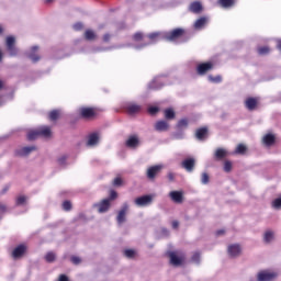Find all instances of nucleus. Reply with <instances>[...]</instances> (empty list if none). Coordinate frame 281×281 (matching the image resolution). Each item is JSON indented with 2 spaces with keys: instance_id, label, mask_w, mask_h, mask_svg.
I'll return each mask as SVG.
<instances>
[{
  "instance_id": "obj_1",
  "label": "nucleus",
  "mask_w": 281,
  "mask_h": 281,
  "mask_svg": "<svg viewBox=\"0 0 281 281\" xmlns=\"http://www.w3.org/2000/svg\"><path fill=\"white\" fill-rule=\"evenodd\" d=\"M167 256L172 267H181V265L186 262V254H183L182 251H179V250L169 251L167 252Z\"/></svg>"
},
{
  "instance_id": "obj_2",
  "label": "nucleus",
  "mask_w": 281,
  "mask_h": 281,
  "mask_svg": "<svg viewBox=\"0 0 281 281\" xmlns=\"http://www.w3.org/2000/svg\"><path fill=\"white\" fill-rule=\"evenodd\" d=\"M183 36H186V30L178 27L165 33L164 38L165 41H170L171 43H175V41H179V38H183Z\"/></svg>"
},
{
  "instance_id": "obj_3",
  "label": "nucleus",
  "mask_w": 281,
  "mask_h": 281,
  "mask_svg": "<svg viewBox=\"0 0 281 281\" xmlns=\"http://www.w3.org/2000/svg\"><path fill=\"white\" fill-rule=\"evenodd\" d=\"M27 254V245L25 244H20L18 245L11 252V257L13 260H19L23 258Z\"/></svg>"
},
{
  "instance_id": "obj_4",
  "label": "nucleus",
  "mask_w": 281,
  "mask_h": 281,
  "mask_svg": "<svg viewBox=\"0 0 281 281\" xmlns=\"http://www.w3.org/2000/svg\"><path fill=\"white\" fill-rule=\"evenodd\" d=\"M161 170H164V165H155L149 167L146 172L147 179H149V181H155L157 176L161 173Z\"/></svg>"
},
{
  "instance_id": "obj_5",
  "label": "nucleus",
  "mask_w": 281,
  "mask_h": 281,
  "mask_svg": "<svg viewBox=\"0 0 281 281\" xmlns=\"http://www.w3.org/2000/svg\"><path fill=\"white\" fill-rule=\"evenodd\" d=\"M153 199H155V195L147 194L138 196L134 200L135 205L138 207H147V205H150L153 203Z\"/></svg>"
},
{
  "instance_id": "obj_6",
  "label": "nucleus",
  "mask_w": 281,
  "mask_h": 281,
  "mask_svg": "<svg viewBox=\"0 0 281 281\" xmlns=\"http://www.w3.org/2000/svg\"><path fill=\"white\" fill-rule=\"evenodd\" d=\"M278 278V273L269 270H262L258 273V281H273Z\"/></svg>"
},
{
  "instance_id": "obj_7",
  "label": "nucleus",
  "mask_w": 281,
  "mask_h": 281,
  "mask_svg": "<svg viewBox=\"0 0 281 281\" xmlns=\"http://www.w3.org/2000/svg\"><path fill=\"white\" fill-rule=\"evenodd\" d=\"M213 69H214V64L212 61L202 63L196 66V74L199 76H205L207 71H212Z\"/></svg>"
},
{
  "instance_id": "obj_8",
  "label": "nucleus",
  "mask_w": 281,
  "mask_h": 281,
  "mask_svg": "<svg viewBox=\"0 0 281 281\" xmlns=\"http://www.w3.org/2000/svg\"><path fill=\"white\" fill-rule=\"evenodd\" d=\"M181 168L187 172H194V168H196V159L194 158H186L181 162Z\"/></svg>"
},
{
  "instance_id": "obj_9",
  "label": "nucleus",
  "mask_w": 281,
  "mask_h": 281,
  "mask_svg": "<svg viewBox=\"0 0 281 281\" xmlns=\"http://www.w3.org/2000/svg\"><path fill=\"white\" fill-rule=\"evenodd\" d=\"M80 115L83 120H93V117L98 116V112L93 108H82L80 110Z\"/></svg>"
},
{
  "instance_id": "obj_10",
  "label": "nucleus",
  "mask_w": 281,
  "mask_h": 281,
  "mask_svg": "<svg viewBox=\"0 0 281 281\" xmlns=\"http://www.w3.org/2000/svg\"><path fill=\"white\" fill-rule=\"evenodd\" d=\"M227 252L231 258H238L243 254V248L238 244H232L228 246Z\"/></svg>"
},
{
  "instance_id": "obj_11",
  "label": "nucleus",
  "mask_w": 281,
  "mask_h": 281,
  "mask_svg": "<svg viewBox=\"0 0 281 281\" xmlns=\"http://www.w3.org/2000/svg\"><path fill=\"white\" fill-rule=\"evenodd\" d=\"M128 213V204H123L122 209L119 211L116 216V222L119 225L126 223V214Z\"/></svg>"
},
{
  "instance_id": "obj_12",
  "label": "nucleus",
  "mask_w": 281,
  "mask_h": 281,
  "mask_svg": "<svg viewBox=\"0 0 281 281\" xmlns=\"http://www.w3.org/2000/svg\"><path fill=\"white\" fill-rule=\"evenodd\" d=\"M94 207L98 209L99 214H104L108 210H111V203L109 200L103 199L101 202L94 204Z\"/></svg>"
},
{
  "instance_id": "obj_13",
  "label": "nucleus",
  "mask_w": 281,
  "mask_h": 281,
  "mask_svg": "<svg viewBox=\"0 0 281 281\" xmlns=\"http://www.w3.org/2000/svg\"><path fill=\"white\" fill-rule=\"evenodd\" d=\"M124 110L128 115H135V113H139V111H142V105L137 103H127L125 104Z\"/></svg>"
},
{
  "instance_id": "obj_14",
  "label": "nucleus",
  "mask_w": 281,
  "mask_h": 281,
  "mask_svg": "<svg viewBox=\"0 0 281 281\" xmlns=\"http://www.w3.org/2000/svg\"><path fill=\"white\" fill-rule=\"evenodd\" d=\"M189 11L192 12V14H201V12H203V4L201 1H193L189 5Z\"/></svg>"
},
{
  "instance_id": "obj_15",
  "label": "nucleus",
  "mask_w": 281,
  "mask_h": 281,
  "mask_svg": "<svg viewBox=\"0 0 281 281\" xmlns=\"http://www.w3.org/2000/svg\"><path fill=\"white\" fill-rule=\"evenodd\" d=\"M125 146H127V148H137V146H139V137L137 135H131L127 138Z\"/></svg>"
},
{
  "instance_id": "obj_16",
  "label": "nucleus",
  "mask_w": 281,
  "mask_h": 281,
  "mask_svg": "<svg viewBox=\"0 0 281 281\" xmlns=\"http://www.w3.org/2000/svg\"><path fill=\"white\" fill-rule=\"evenodd\" d=\"M169 196L173 203H183V192L181 191H171Z\"/></svg>"
},
{
  "instance_id": "obj_17",
  "label": "nucleus",
  "mask_w": 281,
  "mask_h": 281,
  "mask_svg": "<svg viewBox=\"0 0 281 281\" xmlns=\"http://www.w3.org/2000/svg\"><path fill=\"white\" fill-rule=\"evenodd\" d=\"M245 106L248 111H256V106H258V99L254 97L246 99Z\"/></svg>"
},
{
  "instance_id": "obj_18",
  "label": "nucleus",
  "mask_w": 281,
  "mask_h": 281,
  "mask_svg": "<svg viewBox=\"0 0 281 281\" xmlns=\"http://www.w3.org/2000/svg\"><path fill=\"white\" fill-rule=\"evenodd\" d=\"M170 128V124H168L167 121H158L155 124V131H158L159 133H164Z\"/></svg>"
},
{
  "instance_id": "obj_19",
  "label": "nucleus",
  "mask_w": 281,
  "mask_h": 281,
  "mask_svg": "<svg viewBox=\"0 0 281 281\" xmlns=\"http://www.w3.org/2000/svg\"><path fill=\"white\" fill-rule=\"evenodd\" d=\"M161 87H164V82H162L161 79H159V78H155V79L148 85V89H150V91H158V89H161Z\"/></svg>"
},
{
  "instance_id": "obj_20",
  "label": "nucleus",
  "mask_w": 281,
  "mask_h": 281,
  "mask_svg": "<svg viewBox=\"0 0 281 281\" xmlns=\"http://www.w3.org/2000/svg\"><path fill=\"white\" fill-rule=\"evenodd\" d=\"M34 150H36V146L22 147L16 151V155L19 157H26V155H30V153H34Z\"/></svg>"
},
{
  "instance_id": "obj_21",
  "label": "nucleus",
  "mask_w": 281,
  "mask_h": 281,
  "mask_svg": "<svg viewBox=\"0 0 281 281\" xmlns=\"http://www.w3.org/2000/svg\"><path fill=\"white\" fill-rule=\"evenodd\" d=\"M40 137H52V128L49 126H42L37 128Z\"/></svg>"
},
{
  "instance_id": "obj_22",
  "label": "nucleus",
  "mask_w": 281,
  "mask_h": 281,
  "mask_svg": "<svg viewBox=\"0 0 281 281\" xmlns=\"http://www.w3.org/2000/svg\"><path fill=\"white\" fill-rule=\"evenodd\" d=\"M36 52H38V46H33L31 48V52L29 53V58L33 61V63H38L41 60V56H38L36 54Z\"/></svg>"
},
{
  "instance_id": "obj_23",
  "label": "nucleus",
  "mask_w": 281,
  "mask_h": 281,
  "mask_svg": "<svg viewBox=\"0 0 281 281\" xmlns=\"http://www.w3.org/2000/svg\"><path fill=\"white\" fill-rule=\"evenodd\" d=\"M262 143L265 144V146H273V144H276V135L266 134L262 138Z\"/></svg>"
},
{
  "instance_id": "obj_24",
  "label": "nucleus",
  "mask_w": 281,
  "mask_h": 281,
  "mask_svg": "<svg viewBox=\"0 0 281 281\" xmlns=\"http://www.w3.org/2000/svg\"><path fill=\"white\" fill-rule=\"evenodd\" d=\"M228 153L226 151L225 148H217L215 150L214 157L216 159V161H221L223 159H225V157H227Z\"/></svg>"
},
{
  "instance_id": "obj_25",
  "label": "nucleus",
  "mask_w": 281,
  "mask_h": 281,
  "mask_svg": "<svg viewBox=\"0 0 281 281\" xmlns=\"http://www.w3.org/2000/svg\"><path fill=\"white\" fill-rule=\"evenodd\" d=\"M100 142V136L98 133H92L88 137L87 146H95Z\"/></svg>"
},
{
  "instance_id": "obj_26",
  "label": "nucleus",
  "mask_w": 281,
  "mask_h": 281,
  "mask_svg": "<svg viewBox=\"0 0 281 281\" xmlns=\"http://www.w3.org/2000/svg\"><path fill=\"white\" fill-rule=\"evenodd\" d=\"M206 24H207V18L202 16L195 21L194 30H203V27H205Z\"/></svg>"
},
{
  "instance_id": "obj_27",
  "label": "nucleus",
  "mask_w": 281,
  "mask_h": 281,
  "mask_svg": "<svg viewBox=\"0 0 281 281\" xmlns=\"http://www.w3.org/2000/svg\"><path fill=\"white\" fill-rule=\"evenodd\" d=\"M83 36L86 41H95V38H98V35L95 34V32L91 29L86 30Z\"/></svg>"
},
{
  "instance_id": "obj_28",
  "label": "nucleus",
  "mask_w": 281,
  "mask_h": 281,
  "mask_svg": "<svg viewBox=\"0 0 281 281\" xmlns=\"http://www.w3.org/2000/svg\"><path fill=\"white\" fill-rule=\"evenodd\" d=\"M217 3L222 8H234V5L236 4V0H217Z\"/></svg>"
},
{
  "instance_id": "obj_29",
  "label": "nucleus",
  "mask_w": 281,
  "mask_h": 281,
  "mask_svg": "<svg viewBox=\"0 0 281 281\" xmlns=\"http://www.w3.org/2000/svg\"><path fill=\"white\" fill-rule=\"evenodd\" d=\"M207 136V128L206 127H202L195 131V137L196 139H205V137Z\"/></svg>"
},
{
  "instance_id": "obj_30",
  "label": "nucleus",
  "mask_w": 281,
  "mask_h": 281,
  "mask_svg": "<svg viewBox=\"0 0 281 281\" xmlns=\"http://www.w3.org/2000/svg\"><path fill=\"white\" fill-rule=\"evenodd\" d=\"M188 124H190V121L187 117L181 119L177 123V128L183 131V128H188Z\"/></svg>"
},
{
  "instance_id": "obj_31",
  "label": "nucleus",
  "mask_w": 281,
  "mask_h": 281,
  "mask_svg": "<svg viewBox=\"0 0 281 281\" xmlns=\"http://www.w3.org/2000/svg\"><path fill=\"white\" fill-rule=\"evenodd\" d=\"M40 134H38V130H32L27 133V139L29 142H34V139H38Z\"/></svg>"
},
{
  "instance_id": "obj_32",
  "label": "nucleus",
  "mask_w": 281,
  "mask_h": 281,
  "mask_svg": "<svg viewBox=\"0 0 281 281\" xmlns=\"http://www.w3.org/2000/svg\"><path fill=\"white\" fill-rule=\"evenodd\" d=\"M44 260H46L48 263L56 262V254L54 251H48L45 255Z\"/></svg>"
},
{
  "instance_id": "obj_33",
  "label": "nucleus",
  "mask_w": 281,
  "mask_h": 281,
  "mask_svg": "<svg viewBox=\"0 0 281 281\" xmlns=\"http://www.w3.org/2000/svg\"><path fill=\"white\" fill-rule=\"evenodd\" d=\"M257 52L259 56H267V54H270L271 48L269 46H260L257 48Z\"/></svg>"
},
{
  "instance_id": "obj_34",
  "label": "nucleus",
  "mask_w": 281,
  "mask_h": 281,
  "mask_svg": "<svg viewBox=\"0 0 281 281\" xmlns=\"http://www.w3.org/2000/svg\"><path fill=\"white\" fill-rule=\"evenodd\" d=\"M235 153L236 155H245L247 153V146L245 144L237 145Z\"/></svg>"
},
{
  "instance_id": "obj_35",
  "label": "nucleus",
  "mask_w": 281,
  "mask_h": 281,
  "mask_svg": "<svg viewBox=\"0 0 281 281\" xmlns=\"http://www.w3.org/2000/svg\"><path fill=\"white\" fill-rule=\"evenodd\" d=\"M48 117L50 122H56V120L60 117V112L58 110H53L52 112H49Z\"/></svg>"
},
{
  "instance_id": "obj_36",
  "label": "nucleus",
  "mask_w": 281,
  "mask_h": 281,
  "mask_svg": "<svg viewBox=\"0 0 281 281\" xmlns=\"http://www.w3.org/2000/svg\"><path fill=\"white\" fill-rule=\"evenodd\" d=\"M165 117H166V120H175V117H176L175 110L166 109L165 110Z\"/></svg>"
},
{
  "instance_id": "obj_37",
  "label": "nucleus",
  "mask_w": 281,
  "mask_h": 281,
  "mask_svg": "<svg viewBox=\"0 0 281 281\" xmlns=\"http://www.w3.org/2000/svg\"><path fill=\"white\" fill-rule=\"evenodd\" d=\"M7 47H14L16 46V38L14 36H8L5 41Z\"/></svg>"
},
{
  "instance_id": "obj_38",
  "label": "nucleus",
  "mask_w": 281,
  "mask_h": 281,
  "mask_svg": "<svg viewBox=\"0 0 281 281\" xmlns=\"http://www.w3.org/2000/svg\"><path fill=\"white\" fill-rule=\"evenodd\" d=\"M61 207L65 212H71V209L74 207L71 204V201L66 200L63 202Z\"/></svg>"
},
{
  "instance_id": "obj_39",
  "label": "nucleus",
  "mask_w": 281,
  "mask_h": 281,
  "mask_svg": "<svg viewBox=\"0 0 281 281\" xmlns=\"http://www.w3.org/2000/svg\"><path fill=\"white\" fill-rule=\"evenodd\" d=\"M265 243H271L273 240V232L267 231L263 235Z\"/></svg>"
},
{
  "instance_id": "obj_40",
  "label": "nucleus",
  "mask_w": 281,
  "mask_h": 281,
  "mask_svg": "<svg viewBox=\"0 0 281 281\" xmlns=\"http://www.w3.org/2000/svg\"><path fill=\"white\" fill-rule=\"evenodd\" d=\"M135 256H136V252H135L134 249H125L124 250V257L125 258L133 259V258H135Z\"/></svg>"
},
{
  "instance_id": "obj_41",
  "label": "nucleus",
  "mask_w": 281,
  "mask_h": 281,
  "mask_svg": "<svg viewBox=\"0 0 281 281\" xmlns=\"http://www.w3.org/2000/svg\"><path fill=\"white\" fill-rule=\"evenodd\" d=\"M159 36H161V33H150L147 35V38H149L151 43H156V41H159Z\"/></svg>"
},
{
  "instance_id": "obj_42",
  "label": "nucleus",
  "mask_w": 281,
  "mask_h": 281,
  "mask_svg": "<svg viewBox=\"0 0 281 281\" xmlns=\"http://www.w3.org/2000/svg\"><path fill=\"white\" fill-rule=\"evenodd\" d=\"M7 52H9L10 56H16L19 54L16 46H7Z\"/></svg>"
},
{
  "instance_id": "obj_43",
  "label": "nucleus",
  "mask_w": 281,
  "mask_h": 281,
  "mask_svg": "<svg viewBox=\"0 0 281 281\" xmlns=\"http://www.w3.org/2000/svg\"><path fill=\"white\" fill-rule=\"evenodd\" d=\"M209 80L210 82H215V83H218V82H223V77H221V75H217V76H209Z\"/></svg>"
},
{
  "instance_id": "obj_44",
  "label": "nucleus",
  "mask_w": 281,
  "mask_h": 281,
  "mask_svg": "<svg viewBox=\"0 0 281 281\" xmlns=\"http://www.w3.org/2000/svg\"><path fill=\"white\" fill-rule=\"evenodd\" d=\"M133 41H135V43H139V41H144V33L142 32H137L133 35Z\"/></svg>"
},
{
  "instance_id": "obj_45",
  "label": "nucleus",
  "mask_w": 281,
  "mask_h": 281,
  "mask_svg": "<svg viewBox=\"0 0 281 281\" xmlns=\"http://www.w3.org/2000/svg\"><path fill=\"white\" fill-rule=\"evenodd\" d=\"M201 182L203 186H207V183H210V175H207V172L202 173Z\"/></svg>"
},
{
  "instance_id": "obj_46",
  "label": "nucleus",
  "mask_w": 281,
  "mask_h": 281,
  "mask_svg": "<svg viewBox=\"0 0 281 281\" xmlns=\"http://www.w3.org/2000/svg\"><path fill=\"white\" fill-rule=\"evenodd\" d=\"M272 207H274V210H281V198H277L273 200Z\"/></svg>"
},
{
  "instance_id": "obj_47",
  "label": "nucleus",
  "mask_w": 281,
  "mask_h": 281,
  "mask_svg": "<svg viewBox=\"0 0 281 281\" xmlns=\"http://www.w3.org/2000/svg\"><path fill=\"white\" fill-rule=\"evenodd\" d=\"M115 199H117V191L111 190L110 191V196L108 199H105V200L111 203V201H115Z\"/></svg>"
},
{
  "instance_id": "obj_48",
  "label": "nucleus",
  "mask_w": 281,
  "mask_h": 281,
  "mask_svg": "<svg viewBox=\"0 0 281 281\" xmlns=\"http://www.w3.org/2000/svg\"><path fill=\"white\" fill-rule=\"evenodd\" d=\"M25 201H27V196L25 195H20L16 198V205H24Z\"/></svg>"
},
{
  "instance_id": "obj_49",
  "label": "nucleus",
  "mask_w": 281,
  "mask_h": 281,
  "mask_svg": "<svg viewBox=\"0 0 281 281\" xmlns=\"http://www.w3.org/2000/svg\"><path fill=\"white\" fill-rule=\"evenodd\" d=\"M224 172H232V161L226 160L224 162Z\"/></svg>"
},
{
  "instance_id": "obj_50",
  "label": "nucleus",
  "mask_w": 281,
  "mask_h": 281,
  "mask_svg": "<svg viewBox=\"0 0 281 281\" xmlns=\"http://www.w3.org/2000/svg\"><path fill=\"white\" fill-rule=\"evenodd\" d=\"M157 113H159V108H157V106L148 108V114L149 115H157Z\"/></svg>"
},
{
  "instance_id": "obj_51",
  "label": "nucleus",
  "mask_w": 281,
  "mask_h": 281,
  "mask_svg": "<svg viewBox=\"0 0 281 281\" xmlns=\"http://www.w3.org/2000/svg\"><path fill=\"white\" fill-rule=\"evenodd\" d=\"M70 261L72 262V265H80V262H82V259H80V257L78 256H72L70 258Z\"/></svg>"
},
{
  "instance_id": "obj_52",
  "label": "nucleus",
  "mask_w": 281,
  "mask_h": 281,
  "mask_svg": "<svg viewBox=\"0 0 281 281\" xmlns=\"http://www.w3.org/2000/svg\"><path fill=\"white\" fill-rule=\"evenodd\" d=\"M177 175H175V172L170 171L167 173V179L170 183H172V181H175Z\"/></svg>"
},
{
  "instance_id": "obj_53",
  "label": "nucleus",
  "mask_w": 281,
  "mask_h": 281,
  "mask_svg": "<svg viewBox=\"0 0 281 281\" xmlns=\"http://www.w3.org/2000/svg\"><path fill=\"white\" fill-rule=\"evenodd\" d=\"M122 183H124V181L120 177H116L113 181V186H115L116 188L122 186Z\"/></svg>"
},
{
  "instance_id": "obj_54",
  "label": "nucleus",
  "mask_w": 281,
  "mask_h": 281,
  "mask_svg": "<svg viewBox=\"0 0 281 281\" xmlns=\"http://www.w3.org/2000/svg\"><path fill=\"white\" fill-rule=\"evenodd\" d=\"M200 260H201V254L195 252V254L192 256V261H193V262H199Z\"/></svg>"
},
{
  "instance_id": "obj_55",
  "label": "nucleus",
  "mask_w": 281,
  "mask_h": 281,
  "mask_svg": "<svg viewBox=\"0 0 281 281\" xmlns=\"http://www.w3.org/2000/svg\"><path fill=\"white\" fill-rule=\"evenodd\" d=\"M58 164L59 166H65L66 161H67V156H61L60 158H58Z\"/></svg>"
},
{
  "instance_id": "obj_56",
  "label": "nucleus",
  "mask_w": 281,
  "mask_h": 281,
  "mask_svg": "<svg viewBox=\"0 0 281 281\" xmlns=\"http://www.w3.org/2000/svg\"><path fill=\"white\" fill-rule=\"evenodd\" d=\"M8 212V206L0 202V214H5Z\"/></svg>"
},
{
  "instance_id": "obj_57",
  "label": "nucleus",
  "mask_w": 281,
  "mask_h": 281,
  "mask_svg": "<svg viewBox=\"0 0 281 281\" xmlns=\"http://www.w3.org/2000/svg\"><path fill=\"white\" fill-rule=\"evenodd\" d=\"M110 41H111V34L105 33V34L103 35V43H109Z\"/></svg>"
},
{
  "instance_id": "obj_58",
  "label": "nucleus",
  "mask_w": 281,
  "mask_h": 281,
  "mask_svg": "<svg viewBox=\"0 0 281 281\" xmlns=\"http://www.w3.org/2000/svg\"><path fill=\"white\" fill-rule=\"evenodd\" d=\"M58 281H69V277L67 274H59Z\"/></svg>"
},
{
  "instance_id": "obj_59",
  "label": "nucleus",
  "mask_w": 281,
  "mask_h": 281,
  "mask_svg": "<svg viewBox=\"0 0 281 281\" xmlns=\"http://www.w3.org/2000/svg\"><path fill=\"white\" fill-rule=\"evenodd\" d=\"M225 234V229L216 231V236H223Z\"/></svg>"
},
{
  "instance_id": "obj_60",
  "label": "nucleus",
  "mask_w": 281,
  "mask_h": 281,
  "mask_svg": "<svg viewBox=\"0 0 281 281\" xmlns=\"http://www.w3.org/2000/svg\"><path fill=\"white\" fill-rule=\"evenodd\" d=\"M171 225H172L173 229H177L179 227V222L178 221H173Z\"/></svg>"
},
{
  "instance_id": "obj_61",
  "label": "nucleus",
  "mask_w": 281,
  "mask_h": 281,
  "mask_svg": "<svg viewBox=\"0 0 281 281\" xmlns=\"http://www.w3.org/2000/svg\"><path fill=\"white\" fill-rule=\"evenodd\" d=\"M74 27H75V30L80 31L82 29V24L81 23H77V24H75Z\"/></svg>"
},
{
  "instance_id": "obj_62",
  "label": "nucleus",
  "mask_w": 281,
  "mask_h": 281,
  "mask_svg": "<svg viewBox=\"0 0 281 281\" xmlns=\"http://www.w3.org/2000/svg\"><path fill=\"white\" fill-rule=\"evenodd\" d=\"M277 48L281 50V40L277 42Z\"/></svg>"
},
{
  "instance_id": "obj_63",
  "label": "nucleus",
  "mask_w": 281,
  "mask_h": 281,
  "mask_svg": "<svg viewBox=\"0 0 281 281\" xmlns=\"http://www.w3.org/2000/svg\"><path fill=\"white\" fill-rule=\"evenodd\" d=\"M45 3H54V0H45Z\"/></svg>"
},
{
  "instance_id": "obj_64",
  "label": "nucleus",
  "mask_w": 281,
  "mask_h": 281,
  "mask_svg": "<svg viewBox=\"0 0 281 281\" xmlns=\"http://www.w3.org/2000/svg\"><path fill=\"white\" fill-rule=\"evenodd\" d=\"M0 89H3V81L0 80Z\"/></svg>"
}]
</instances>
